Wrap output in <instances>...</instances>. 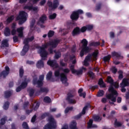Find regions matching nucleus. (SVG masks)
Segmentation results:
<instances>
[{
	"instance_id": "f257e3e1",
	"label": "nucleus",
	"mask_w": 129,
	"mask_h": 129,
	"mask_svg": "<svg viewBox=\"0 0 129 129\" xmlns=\"http://www.w3.org/2000/svg\"><path fill=\"white\" fill-rule=\"evenodd\" d=\"M108 91L111 93L106 95V97L107 98V99L111 100V101L112 102L109 101V103L111 105H113L114 102H116V97L118 95V93H117L116 90H114V88L112 86L109 87Z\"/></svg>"
},
{
	"instance_id": "f03ea898",
	"label": "nucleus",
	"mask_w": 129,
	"mask_h": 129,
	"mask_svg": "<svg viewBox=\"0 0 129 129\" xmlns=\"http://www.w3.org/2000/svg\"><path fill=\"white\" fill-rule=\"evenodd\" d=\"M81 43L82 44V49L80 52V56H81V57H83L84 54H88V53L90 52L91 49L87 46L88 45V41L86 39L84 38L82 39Z\"/></svg>"
},
{
	"instance_id": "7ed1b4c3",
	"label": "nucleus",
	"mask_w": 129,
	"mask_h": 129,
	"mask_svg": "<svg viewBox=\"0 0 129 129\" xmlns=\"http://www.w3.org/2000/svg\"><path fill=\"white\" fill-rule=\"evenodd\" d=\"M54 76L55 77H59V76H60V81L64 84V86H68V85H69V83L67 82L68 79H67V76L65 73H61L60 74V70H57L54 72Z\"/></svg>"
},
{
	"instance_id": "20e7f679",
	"label": "nucleus",
	"mask_w": 129,
	"mask_h": 129,
	"mask_svg": "<svg viewBox=\"0 0 129 129\" xmlns=\"http://www.w3.org/2000/svg\"><path fill=\"white\" fill-rule=\"evenodd\" d=\"M28 18V13L25 11H21L19 13V15L17 17V20L19 21L18 22L19 25H23L24 23L27 21Z\"/></svg>"
},
{
	"instance_id": "39448f33",
	"label": "nucleus",
	"mask_w": 129,
	"mask_h": 129,
	"mask_svg": "<svg viewBox=\"0 0 129 129\" xmlns=\"http://www.w3.org/2000/svg\"><path fill=\"white\" fill-rule=\"evenodd\" d=\"M48 120L49 123L43 127V129L57 128V123L53 117H49Z\"/></svg>"
},
{
	"instance_id": "423d86ee",
	"label": "nucleus",
	"mask_w": 129,
	"mask_h": 129,
	"mask_svg": "<svg viewBox=\"0 0 129 129\" xmlns=\"http://www.w3.org/2000/svg\"><path fill=\"white\" fill-rule=\"evenodd\" d=\"M89 107H90V105L89 104H88L84 106L81 112H80L79 114L74 116V119H79V118H81V116L86 113V110H87V109Z\"/></svg>"
},
{
	"instance_id": "0eeeda50",
	"label": "nucleus",
	"mask_w": 129,
	"mask_h": 129,
	"mask_svg": "<svg viewBox=\"0 0 129 129\" xmlns=\"http://www.w3.org/2000/svg\"><path fill=\"white\" fill-rule=\"evenodd\" d=\"M47 6L49 8H51L52 10H56L59 6V1L58 0H53V3L51 1H48Z\"/></svg>"
},
{
	"instance_id": "6e6552de",
	"label": "nucleus",
	"mask_w": 129,
	"mask_h": 129,
	"mask_svg": "<svg viewBox=\"0 0 129 129\" xmlns=\"http://www.w3.org/2000/svg\"><path fill=\"white\" fill-rule=\"evenodd\" d=\"M73 97H74V95H73V94H72L71 93H68L67 94L66 100L68 101L70 104H75V103H76V100L73 99H71L73 98Z\"/></svg>"
},
{
	"instance_id": "1a4fd4ad",
	"label": "nucleus",
	"mask_w": 129,
	"mask_h": 129,
	"mask_svg": "<svg viewBox=\"0 0 129 129\" xmlns=\"http://www.w3.org/2000/svg\"><path fill=\"white\" fill-rule=\"evenodd\" d=\"M35 40V37L34 36H31L30 38H25L24 40L23 43L24 44V46L25 48H28L30 49V45H29V42H32Z\"/></svg>"
},
{
	"instance_id": "9d476101",
	"label": "nucleus",
	"mask_w": 129,
	"mask_h": 129,
	"mask_svg": "<svg viewBox=\"0 0 129 129\" xmlns=\"http://www.w3.org/2000/svg\"><path fill=\"white\" fill-rule=\"evenodd\" d=\"M60 42H61V39L56 38L53 41L48 42V45L49 46H51L52 48H56Z\"/></svg>"
},
{
	"instance_id": "9b49d317",
	"label": "nucleus",
	"mask_w": 129,
	"mask_h": 129,
	"mask_svg": "<svg viewBox=\"0 0 129 129\" xmlns=\"http://www.w3.org/2000/svg\"><path fill=\"white\" fill-rule=\"evenodd\" d=\"M10 74V68L8 66L5 67V70L0 73V77L6 78Z\"/></svg>"
},
{
	"instance_id": "f8f14e48",
	"label": "nucleus",
	"mask_w": 129,
	"mask_h": 129,
	"mask_svg": "<svg viewBox=\"0 0 129 129\" xmlns=\"http://www.w3.org/2000/svg\"><path fill=\"white\" fill-rule=\"evenodd\" d=\"M39 52L40 55V57H41V60H46V58H47V56H48V51L46 50L39 49Z\"/></svg>"
},
{
	"instance_id": "ddd939ff",
	"label": "nucleus",
	"mask_w": 129,
	"mask_h": 129,
	"mask_svg": "<svg viewBox=\"0 0 129 129\" xmlns=\"http://www.w3.org/2000/svg\"><path fill=\"white\" fill-rule=\"evenodd\" d=\"M47 65L50 66V67H55V68H59V64L57 63V60H48L47 61Z\"/></svg>"
},
{
	"instance_id": "4468645a",
	"label": "nucleus",
	"mask_w": 129,
	"mask_h": 129,
	"mask_svg": "<svg viewBox=\"0 0 129 129\" xmlns=\"http://www.w3.org/2000/svg\"><path fill=\"white\" fill-rule=\"evenodd\" d=\"M49 92V89L46 87H41L39 90L36 92V95H40V93H48Z\"/></svg>"
},
{
	"instance_id": "2eb2a0df",
	"label": "nucleus",
	"mask_w": 129,
	"mask_h": 129,
	"mask_svg": "<svg viewBox=\"0 0 129 129\" xmlns=\"http://www.w3.org/2000/svg\"><path fill=\"white\" fill-rule=\"evenodd\" d=\"M81 33L80 31V28L79 27H75L72 32V35L73 37H75V36H78Z\"/></svg>"
},
{
	"instance_id": "dca6fc26",
	"label": "nucleus",
	"mask_w": 129,
	"mask_h": 129,
	"mask_svg": "<svg viewBox=\"0 0 129 129\" xmlns=\"http://www.w3.org/2000/svg\"><path fill=\"white\" fill-rule=\"evenodd\" d=\"M32 83L33 85H37L38 87H42L43 86V82L40 81V80H38V78H34L32 81Z\"/></svg>"
},
{
	"instance_id": "f3484780",
	"label": "nucleus",
	"mask_w": 129,
	"mask_h": 129,
	"mask_svg": "<svg viewBox=\"0 0 129 129\" xmlns=\"http://www.w3.org/2000/svg\"><path fill=\"white\" fill-rule=\"evenodd\" d=\"M129 79L124 78L123 79L122 82L120 84V87H125L129 86Z\"/></svg>"
},
{
	"instance_id": "a211bd4d",
	"label": "nucleus",
	"mask_w": 129,
	"mask_h": 129,
	"mask_svg": "<svg viewBox=\"0 0 129 129\" xmlns=\"http://www.w3.org/2000/svg\"><path fill=\"white\" fill-rule=\"evenodd\" d=\"M53 73L52 71H49L46 75V80L47 81H51V82H55V79L52 77Z\"/></svg>"
},
{
	"instance_id": "6ab92c4d",
	"label": "nucleus",
	"mask_w": 129,
	"mask_h": 129,
	"mask_svg": "<svg viewBox=\"0 0 129 129\" xmlns=\"http://www.w3.org/2000/svg\"><path fill=\"white\" fill-rule=\"evenodd\" d=\"M71 19L72 21H77L79 19V16L76 11H74L71 15Z\"/></svg>"
},
{
	"instance_id": "aec40b11",
	"label": "nucleus",
	"mask_w": 129,
	"mask_h": 129,
	"mask_svg": "<svg viewBox=\"0 0 129 129\" xmlns=\"http://www.w3.org/2000/svg\"><path fill=\"white\" fill-rule=\"evenodd\" d=\"M91 59V55H87L85 57V59L84 60V66H89V61Z\"/></svg>"
},
{
	"instance_id": "412c9836",
	"label": "nucleus",
	"mask_w": 129,
	"mask_h": 129,
	"mask_svg": "<svg viewBox=\"0 0 129 129\" xmlns=\"http://www.w3.org/2000/svg\"><path fill=\"white\" fill-rule=\"evenodd\" d=\"M92 118L94 121H95L96 122H100V121L102 120V117H100L99 115H94L92 116Z\"/></svg>"
},
{
	"instance_id": "4be33fe9",
	"label": "nucleus",
	"mask_w": 129,
	"mask_h": 129,
	"mask_svg": "<svg viewBox=\"0 0 129 129\" xmlns=\"http://www.w3.org/2000/svg\"><path fill=\"white\" fill-rule=\"evenodd\" d=\"M98 85H99L100 87L101 88H105L106 87V85H105V83H104V82L103 81V79L102 78H100L98 81Z\"/></svg>"
},
{
	"instance_id": "5701e85b",
	"label": "nucleus",
	"mask_w": 129,
	"mask_h": 129,
	"mask_svg": "<svg viewBox=\"0 0 129 129\" xmlns=\"http://www.w3.org/2000/svg\"><path fill=\"white\" fill-rule=\"evenodd\" d=\"M70 128L78 129L77 128V122L75 120H73L70 124Z\"/></svg>"
},
{
	"instance_id": "b1692460",
	"label": "nucleus",
	"mask_w": 129,
	"mask_h": 129,
	"mask_svg": "<svg viewBox=\"0 0 129 129\" xmlns=\"http://www.w3.org/2000/svg\"><path fill=\"white\" fill-rule=\"evenodd\" d=\"M4 35L6 37L11 36V29L9 27H6L4 30Z\"/></svg>"
},
{
	"instance_id": "393cba45",
	"label": "nucleus",
	"mask_w": 129,
	"mask_h": 129,
	"mask_svg": "<svg viewBox=\"0 0 129 129\" xmlns=\"http://www.w3.org/2000/svg\"><path fill=\"white\" fill-rule=\"evenodd\" d=\"M36 67L39 69L44 67V61L42 60H38L36 63Z\"/></svg>"
},
{
	"instance_id": "a878e982",
	"label": "nucleus",
	"mask_w": 129,
	"mask_h": 129,
	"mask_svg": "<svg viewBox=\"0 0 129 129\" xmlns=\"http://www.w3.org/2000/svg\"><path fill=\"white\" fill-rule=\"evenodd\" d=\"M3 47H9V40L4 39L2 41L1 48H3Z\"/></svg>"
},
{
	"instance_id": "bb28decb",
	"label": "nucleus",
	"mask_w": 129,
	"mask_h": 129,
	"mask_svg": "<svg viewBox=\"0 0 129 129\" xmlns=\"http://www.w3.org/2000/svg\"><path fill=\"white\" fill-rule=\"evenodd\" d=\"M49 45V43H46L45 44H42V46H37V49H39V50H46Z\"/></svg>"
},
{
	"instance_id": "cd10ccee",
	"label": "nucleus",
	"mask_w": 129,
	"mask_h": 129,
	"mask_svg": "<svg viewBox=\"0 0 129 129\" xmlns=\"http://www.w3.org/2000/svg\"><path fill=\"white\" fill-rule=\"evenodd\" d=\"M29 49L30 48H29L28 47H23V48L20 53L21 55L25 56L26 55V54L27 53V52L29 51Z\"/></svg>"
},
{
	"instance_id": "c85d7f7f",
	"label": "nucleus",
	"mask_w": 129,
	"mask_h": 129,
	"mask_svg": "<svg viewBox=\"0 0 129 129\" xmlns=\"http://www.w3.org/2000/svg\"><path fill=\"white\" fill-rule=\"evenodd\" d=\"M111 56L112 57H116V58H117V59H118V58H120V57L121 56L120 53L117 52L116 51L112 52Z\"/></svg>"
},
{
	"instance_id": "c756f323",
	"label": "nucleus",
	"mask_w": 129,
	"mask_h": 129,
	"mask_svg": "<svg viewBox=\"0 0 129 129\" xmlns=\"http://www.w3.org/2000/svg\"><path fill=\"white\" fill-rule=\"evenodd\" d=\"M45 21H47V16L46 15H42L39 18V22L42 24H44Z\"/></svg>"
},
{
	"instance_id": "7c9ffc66",
	"label": "nucleus",
	"mask_w": 129,
	"mask_h": 129,
	"mask_svg": "<svg viewBox=\"0 0 129 129\" xmlns=\"http://www.w3.org/2000/svg\"><path fill=\"white\" fill-rule=\"evenodd\" d=\"M110 58H111V55L110 54H108V55L105 56L103 60L104 62H108V63H109V61H110Z\"/></svg>"
},
{
	"instance_id": "2f4dec72",
	"label": "nucleus",
	"mask_w": 129,
	"mask_h": 129,
	"mask_svg": "<svg viewBox=\"0 0 129 129\" xmlns=\"http://www.w3.org/2000/svg\"><path fill=\"white\" fill-rule=\"evenodd\" d=\"M22 89H25L28 86V82L26 81V79L24 81L22 82L20 85Z\"/></svg>"
},
{
	"instance_id": "473e14b6",
	"label": "nucleus",
	"mask_w": 129,
	"mask_h": 129,
	"mask_svg": "<svg viewBox=\"0 0 129 129\" xmlns=\"http://www.w3.org/2000/svg\"><path fill=\"white\" fill-rule=\"evenodd\" d=\"M43 101L45 103H51L52 100H51V98L49 96H45L43 99Z\"/></svg>"
},
{
	"instance_id": "72a5a7b5",
	"label": "nucleus",
	"mask_w": 129,
	"mask_h": 129,
	"mask_svg": "<svg viewBox=\"0 0 129 129\" xmlns=\"http://www.w3.org/2000/svg\"><path fill=\"white\" fill-rule=\"evenodd\" d=\"M100 45V42H92L91 43H90L89 46L91 47L93 46L94 47H98V46Z\"/></svg>"
},
{
	"instance_id": "f704fd0d",
	"label": "nucleus",
	"mask_w": 129,
	"mask_h": 129,
	"mask_svg": "<svg viewBox=\"0 0 129 129\" xmlns=\"http://www.w3.org/2000/svg\"><path fill=\"white\" fill-rule=\"evenodd\" d=\"M102 6V3L101 2H100L96 4L95 10L97 11H100V10L101 9V7Z\"/></svg>"
},
{
	"instance_id": "c9c22d12",
	"label": "nucleus",
	"mask_w": 129,
	"mask_h": 129,
	"mask_svg": "<svg viewBox=\"0 0 129 129\" xmlns=\"http://www.w3.org/2000/svg\"><path fill=\"white\" fill-rule=\"evenodd\" d=\"M107 80V83H109V84H110L111 85L112 84H113V83H114V81H113V79H112V78H111V77L110 76H108Z\"/></svg>"
},
{
	"instance_id": "e433bc0d",
	"label": "nucleus",
	"mask_w": 129,
	"mask_h": 129,
	"mask_svg": "<svg viewBox=\"0 0 129 129\" xmlns=\"http://www.w3.org/2000/svg\"><path fill=\"white\" fill-rule=\"evenodd\" d=\"M5 98H9L12 96V92L11 91H5L4 93Z\"/></svg>"
},
{
	"instance_id": "4c0bfd02",
	"label": "nucleus",
	"mask_w": 129,
	"mask_h": 129,
	"mask_svg": "<svg viewBox=\"0 0 129 129\" xmlns=\"http://www.w3.org/2000/svg\"><path fill=\"white\" fill-rule=\"evenodd\" d=\"M55 35V32L53 30H49L47 33L48 38H52Z\"/></svg>"
},
{
	"instance_id": "58836bf2",
	"label": "nucleus",
	"mask_w": 129,
	"mask_h": 129,
	"mask_svg": "<svg viewBox=\"0 0 129 129\" xmlns=\"http://www.w3.org/2000/svg\"><path fill=\"white\" fill-rule=\"evenodd\" d=\"M104 95V91L102 90H100L98 92V94L97 95V97H102Z\"/></svg>"
},
{
	"instance_id": "ea45409f",
	"label": "nucleus",
	"mask_w": 129,
	"mask_h": 129,
	"mask_svg": "<svg viewBox=\"0 0 129 129\" xmlns=\"http://www.w3.org/2000/svg\"><path fill=\"white\" fill-rule=\"evenodd\" d=\"M88 74L89 77L92 79H94V78H95V74H94V73H93V72L89 71L88 73Z\"/></svg>"
},
{
	"instance_id": "a19ab883",
	"label": "nucleus",
	"mask_w": 129,
	"mask_h": 129,
	"mask_svg": "<svg viewBox=\"0 0 129 129\" xmlns=\"http://www.w3.org/2000/svg\"><path fill=\"white\" fill-rule=\"evenodd\" d=\"M9 106H10V103L9 102V101H7L5 103L4 105L3 106V108L5 110H8V109H9Z\"/></svg>"
},
{
	"instance_id": "79ce46f5",
	"label": "nucleus",
	"mask_w": 129,
	"mask_h": 129,
	"mask_svg": "<svg viewBox=\"0 0 129 129\" xmlns=\"http://www.w3.org/2000/svg\"><path fill=\"white\" fill-rule=\"evenodd\" d=\"M7 119H8V117H4V118H1L0 124H1V125H4L6 123Z\"/></svg>"
},
{
	"instance_id": "37998d69",
	"label": "nucleus",
	"mask_w": 129,
	"mask_h": 129,
	"mask_svg": "<svg viewBox=\"0 0 129 129\" xmlns=\"http://www.w3.org/2000/svg\"><path fill=\"white\" fill-rule=\"evenodd\" d=\"M74 25H75V23L74 22H68L67 27L69 29H72Z\"/></svg>"
},
{
	"instance_id": "c03bdc74",
	"label": "nucleus",
	"mask_w": 129,
	"mask_h": 129,
	"mask_svg": "<svg viewBox=\"0 0 129 129\" xmlns=\"http://www.w3.org/2000/svg\"><path fill=\"white\" fill-rule=\"evenodd\" d=\"M93 123V120L92 119H90L89 122H88L87 128H91L92 124Z\"/></svg>"
},
{
	"instance_id": "a18cd8bd",
	"label": "nucleus",
	"mask_w": 129,
	"mask_h": 129,
	"mask_svg": "<svg viewBox=\"0 0 129 129\" xmlns=\"http://www.w3.org/2000/svg\"><path fill=\"white\" fill-rule=\"evenodd\" d=\"M59 58H61V52L60 51H57V52L55 53L54 58L59 59Z\"/></svg>"
},
{
	"instance_id": "49530a36",
	"label": "nucleus",
	"mask_w": 129,
	"mask_h": 129,
	"mask_svg": "<svg viewBox=\"0 0 129 129\" xmlns=\"http://www.w3.org/2000/svg\"><path fill=\"white\" fill-rule=\"evenodd\" d=\"M49 115L50 113L48 112H45L41 115L40 118L41 119H44V118H45L46 116H49Z\"/></svg>"
},
{
	"instance_id": "de8ad7c7",
	"label": "nucleus",
	"mask_w": 129,
	"mask_h": 129,
	"mask_svg": "<svg viewBox=\"0 0 129 129\" xmlns=\"http://www.w3.org/2000/svg\"><path fill=\"white\" fill-rule=\"evenodd\" d=\"M40 107V103L37 102L36 104V105L34 106V104L32 105V108H33V110H37V109L39 108Z\"/></svg>"
},
{
	"instance_id": "09e8293b",
	"label": "nucleus",
	"mask_w": 129,
	"mask_h": 129,
	"mask_svg": "<svg viewBox=\"0 0 129 129\" xmlns=\"http://www.w3.org/2000/svg\"><path fill=\"white\" fill-rule=\"evenodd\" d=\"M22 127L25 129H30L29 125L27 122H23L22 123Z\"/></svg>"
},
{
	"instance_id": "8fccbe9b",
	"label": "nucleus",
	"mask_w": 129,
	"mask_h": 129,
	"mask_svg": "<svg viewBox=\"0 0 129 129\" xmlns=\"http://www.w3.org/2000/svg\"><path fill=\"white\" fill-rule=\"evenodd\" d=\"M14 20V16H10L8 17L6 20L8 24H10L11 22H13V20Z\"/></svg>"
},
{
	"instance_id": "3c124183",
	"label": "nucleus",
	"mask_w": 129,
	"mask_h": 129,
	"mask_svg": "<svg viewBox=\"0 0 129 129\" xmlns=\"http://www.w3.org/2000/svg\"><path fill=\"white\" fill-rule=\"evenodd\" d=\"M19 76L21 78L24 76V69L23 68H21L19 69Z\"/></svg>"
},
{
	"instance_id": "603ef678",
	"label": "nucleus",
	"mask_w": 129,
	"mask_h": 129,
	"mask_svg": "<svg viewBox=\"0 0 129 129\" xmlns=\"http://www.w3.org/2000/svg\"><path fill=\"white\" fill-rule=\"evenodd\" d=\"M56 17H57V14H56V13H53L52 15H49V20H54L56 19Z\"/></svg>"
},
{
	"instance_id": "864d4df0",
	"label": "nucleus",
	"mask_w": 129,
	"mask_h": 129,
	"mask_svg": "<svg viewBox=\"0 0 129 129\" xmlns=\"http://www.w3.org/2000/svg\"><path fill=\"white\" fill-rule=\"evenodd\" d=\"M119 76H118V79L119 80H121L122 78H123V74L121 71H119L118 72Z\"/></svg>"
},
{
	"instance_id": "5fc2aeb1",
	"label": "nucleus",
	"mask_w": 129,
	"mask_h": 129,
	"mask_svg": "<svg viewBox=\"0 0 129 129\" xmlns=\"http://www.w3.org/2000/svg\"><path fill=\"white\" fill-rule=\"evenodd\" d=\"M111 71L113 74H116L117 72V69L115 67H112L111 69Z\"/></svg>"
},
{
	"instance_id": "6e6d98bb",
	"label": "nucleus",
	"mask_w": 129,
	"mask_h": 129,
	"mask_svg": "<svg viewBox=\"0 0 129 129\" xmlns=\"http://www.w3.org/2000/svg\"><path fill=\"white\" fill-rule=\"evenodd\" d=\"M80 31L81 33H85L87 31V28L86 26H83L81 29L80 28Z\"/></svg>"
},
{
	"instance_id": "4d7b16f0",
	"label": "nucleus",
	"mask_w": 129,
	"mask_h": 129,
	"mask_svg": "<svg viewBox=\"0 0 129 129\" xmlns=\"http://www.w3.org/2000/svg\"><path fill=\"white\" fill-rule=\"evenodd\" d=\"M29 96L30 97H32L34 96V93H35V90L31 89L29 90Z\"/></svg>"
},
{
	"instance_id": "13d9d810",
	"label": "nucleus",
	"mask_w": 129,
	"mask_h": 129,
	"mask_svg": "<svg viewBox=\"0 0 129 129\" xmlns=\"http://www.w3.org/2000/svg\"><path fill=\"white\" fill-rule=\"evenodd\" d=\"M30 105V102L28 101L27 102H25L23 104V108L24 109H26V108H28V106Z\"/></svg>"
},
{
	"instance_id": "bf43d9fd",
	"label": "nucleus",
	"mask_w": 129,
	"mask_h": 129,
	"mask_svg": "<svg viewBox=\"0 0 129 129\" xmlns=\"http://www.w3.org/2000/svg\"><path fill=\"white\" fill-rule=\"evenodd\" d=\"M86 27L87 28V31H91V30L93 29V25H88Z\"/></svg>"
},
{
	"instance_id": "052dcab7",
	"label": "nucleus",
	"mask_w": 129,
	"mask_h": 129,
	"mask_svg": "<svg viewBox=\"0 0 129 129\" xmlns=\"http://www.w3.org/2000/svg\"><path fill=\"white\" fill-rule=\"evenodd\" d=\"M73 109V107H67L64 110V113H68L70 110H72Z\"/></svg>"
},
{
	"instance_id": "680f3d73",
	"label": "nucleus",
	"mask_w": 129,
	"mask_h": 129,
	"mask_svg": "<svg viewBox=\"0 0 129 129\" xmlns=\"http://www.w3.org/2000/svg\"><path fill=\"white\" fill-rule=\"evenodd\" d=\"M82 73H83V71L82 70H76V72L75 73V74H77V75H82Z\"/></svg>"
},
{
	"instance_id": "e2e57ef3",
	"label": "nucleus",
	"mask_w": 129,
	"mask_h": 129,
	"mask_svg": "<svg viewBox=\"0 0 129 129\" xmlns=\"http://www.w3.org/2000/svg\"><path fill=\"white\" fill-rule=\"evenodd\" d=\"M70 70H71L72 73H73V74H75V72H76V70L74 69V65L71 66L70 67Z\"/></svg>"
},
{
	"instance_id": "0e129e2a",
	"label": "nucleus",
	"mask_w": 129,
	"mask_h": 129,
	"mask_svg": "<svg viewBox=\"0 0 129 129\" xmlns=\"http://www.w3.org/2000/svg\"><path fill=\"white\" fill-rule=\"evenodd\" d=\"M114 125H115L116 126H121V123L119 122H117V119H116L115 120V122H114Z\"/></svg>"
},
{
	"instance_id": "69168bd1",
	"label": "nucleus",
	"mask_w": 129,
	"mask_h": 129,
	"mask_svg": "<svg viewBox=\"0 0 129 129\" xmlns=\"http://www.w3.org/2000/svg\"><path fill=\"white\" fill-rule=\"evenodd\" d=\"M77 13V14L79 16V15H82L84 13L83 10L81 9H79L77 11H75Z\"/></svg>"
},
{
	"instance_id": "338daca9",
	"label": "nucleus",
	"mask_w": 129,
	"mask_h": 129,
	"mask_svg": "<svg viewBox=\"0 0 129 129\" xmlns=\"http://www.w3.org/2000/svg\"><path fill=\"white\" fill-rule=\"evenodd\" d=\"M24 31V27H21L20 28H17V32L18 33H23Z\"/></svg>"
},
{
	"instance_id": "774afa93",
	"label": "nucleus",
	"mask_w": 129,
	"mask_h": 129,
	"mask_svg": "<svg viewBox=\"0 0 129 129\" xmlns=\"http://www.w3.org/2000/svg\"><path fill=\"white\" fill-rule=\"evenodd\" d=\"M36 119H37V115L35 114L31 118V122H33V123L35 122V121H36Z\"/></svg>"
}]
</instances>
